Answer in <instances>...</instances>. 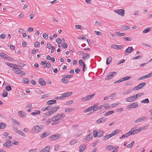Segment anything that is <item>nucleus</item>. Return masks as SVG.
<instances>
[{
	"mask_svg": "<svg viewBox=\"0 0 152 152\" xmlns=\"http://www.w3.org/2000/svg\"><path fill=\"white\" fill-rule=\"evenodd\" d=\"M52 121H53L52 118V119L49 118L47 121H45L44 123L45 125H48Z\"/></svg>",
	"mask_w": 152,
	"mask_h": 152,
	"instance_id": "e433bc0d",
	"label": "nucleus"
},
{
	"mask_svg": "<svg viewBox=\"0 0 152 152\" xmlns=\"http://www.w3.org/2000/svg\"><path fill=\"white\" fill-rule=\"evenodd\" d=\"M114 113V111L113 110H110L108 112L104 114V115L105 116H108L110 115V114H112L113 113Z\"/></svg>",
	"mask_w": 152,
	"mask_h": 152,
	"instance_id": "72a5a7b5",
	"label": "nucleus"
},
{
	"mask_svg": "<svg viewBox=\"0 0 152 152\" xmlns=\"http://www.w3.org/2000/svg\"><path fill=\"white\" fill-rule=\"evenodd\" d=\"M56 100H51L48 101L47 103L48 105H50L55 104L56 102Z\"/></svg>",
	"mask_w": 152,
	"mask_h": 152,
	"instance_id": "5701e85b",
	"label": "nucleus"
},
{
	"mask_svg": "<svg viewBox=\"0 0 152 152\" xmlns=\"http://www.w3.org/2000/svg\"><path fill=\"white\" fill-rule=\"evenodd\" d=\"M93 107L91 106L89 107V108L85 110H84V112L86 113L87 112L90 111H91L92 110H93Z\"/></svg>",
	"mask_w": 152,
	"mask_h": 152,
	"instance_id": "09e8293b",
	"label": "nucleus"
},
{
	"mask_svg": "<svg viewBox=\"0 0 152 152\" xmlns=\"http://www.w3.org/2000/svg\"><path fill=\"white\" fill-rule=\"evenodd\" d=\"M130 132L131 135H134L137 133L136 129H135L134 128H133L131 129V130L130 131Z\"/></svg>",
	"mask_w": 152,
	"mask_h": 152,
	"instance_id": "4be33fe9",
	"label": "nucleus"
},
{
	"mask_svg": "<svg viewBox=\"0 0 152 152\" xmlns=\"http://www.w3.org/2000/svg\"><path fill=\"white\" fill-rule=\"evenodd\" d=\"M151 28H146L143 31L142 33H146L148 32L149 31H150L151 30Z\"/></svg>",
	"mask_w": 152,
	"mask_h": 152,
	"instance_id": "4c0bfd02",
	"label": "nucleus"
},
{
	"mask_svg": "<svg viewBox=\"0 0 152 152\" xmlns=\"http://www.w3.org/2000/svg\"><path fill=\"white\" fill-rule=\"evenodd\" d=\"M114 146L112 145H107L106 146V148L107 149H108L109 150L112 151L113 149Z\"/></svg>",
	"mask_w": 152,
	"mask_h": 152,
	"instance_id": "7c9ffc66",
	"label": "nucleus"
},
{
	"mask_svg": "<svg viewBox=\"0 0 152 152\" xmlns=\"http://www.w3.org/2000/svg\"><path fill=\"white\" fill-rule=\"evenodd\" d=\"M49 134V133L48 132H45L42 134L41 136L40 137L42 138H45V137L48 136V135Z\"/></svg>",
	"mask_w": 152,
	"mask_h": 152,
	"instance_id": "cd10ccee",
	"label": "nucleus"
},
{
	"mask_svg": "<svg viewBox=\"0 0 152 152\" xmlns=\"http://www.w3.org/2000/svg\"><path fill=\"white\" fill-rule=\"evenodd\" d=\"M6 126V125L5 124L3 123H0V129H4Z\"/></svg>",
	"mask_w": 152,
	"mask_h": 152,
	"instance_id": "a878e982",
	"label": "nucleus"
},
{
	"mask_svg": "<svg viewBox=\"0 0 152 152\" xmlns=\"http://www.w3.org/2000/svg\"><path fill=\"white\" fill-rule=\"evenodd\" d=\"M108 105H109L108 104H104L103 105H102L101 106H102V107H104L106 109H108L109 107H110V106L108 107Z\"/></svg>",
	"mask_w": 152,
	"mask_h": 152,
	"instance_id": "864d4df0",
	"label": "nucleus"
},
{
	"mask_svg": "<svg viewBox=\"0 0 152 152\" xmlns=\"http://www.w3.org/2000/svg\"><path fill=\"white\" fill-rule=\"evenodd\" d=\"M39 84L42 86H45L46 84V82L42 78H40L39 79Z\"/></svg>",
	"mask_w": 152,
	"mask_h": 152,
	"instance_id": "f3484780",
	"label": "nucleus"
},
{
	"mask_svg": "<svg viewBox=\"0 0 152 152\" xmlns=\"http://www.w3.org/2000/svg\"><path fill=\"white\" fill-rule=\"evenodd\" d=\"M6 64L11 68H12L13 69L14 68L16 67H18L19 66V65L16 64H13L12 63L7 62L6 63Z\"/></svg>",
	"mask_w": 152,
	"mask_h": 152,
	"instance_id": "dca6fc26",
	"label": "nucleus"
},
{
	"mask_svg": "<svg viewBox=\"0 0 152 152\" xmlns=\"http://www.w3.org/2000/svg\"><path fill=\"white\" fill-rule=\"evenodd\" d=\"M53 122L52 123V125H54L58 124L61 122V120H59L57 119H53V118H52Z\"/></svg>",
	"mask_w": 152,
	"mask_h": 152,
	"instance_id": "ddd939ff",
	"label": "nucleus"
},
{
	"mask_svg": "<svg viewBox=\"0 0 152 152\" xmlns=\"http://www.w3.org/2000/svg\"><path fill=\"white\" fill-rule=\"evenodd\" d=\"M17 132L23 137H25L26 136L25 134L22 132L20 130L17 131Z\"/></svg>",
	"mask_w": 152,
	"mask_h": 152,
	"instance_id": "a19ab883",
	"label": "nucleus"
},
{
	"mask_svg": "<svg viewBox=\"0 0 152 152\" xmlns=\"http://www.w3.org/2000/svg\"><path fill=\"white\" fill-rule=\"evenodd\" d=\"M67 44L65 42H63L62 43V47L64 48H66L67 47Z\"/></svg>",
	"mask_w": 152,
	"mask_h": 152,
	"instance_id": "8fccbe9b",
	"label": "nucleus"
},
{
	"mask_svg": "<svg viewBox=\"0 0 152 152\" xmlns=\"http://www.w3.org/2000/svg\"><path fill=\"white\" fill-rule=\"evenodd\" d=\"M5 89L6 90L8 91H10L11 90L12 88L10 86H7L6 87Z\"/></svg>",
	"mask_w": 152,
	"mask_h": 152,
	"instance_id": "bf43d9fd",
	"label": "nucleus"
},
{
	"mask_svg": "<svg viewBox=\"0 0 152 152\" xmlns=\"http://www.w3.org/2000/svg\"><path fill=\"white\" fill-rule=\"evenodd\" d=\"M143 93H140L134 95V96H135V97L136 99H137L139 97H140L141 96H142V95H143Z\"/></svg>",
	"mask_w": 152,
	"mask_h": 152,
	"instance_id": "2f4dec72",
	"label": "nucleus"
},
{
	"mask_svg": "<svg viewBox=\"0 0 152 152\" xmlns=\"http://www.w3.org/2000/svg\"><path fill=\"white\" fill-rule=\"evenodd\" d=\"M123 38L124 39H125V40L126 41H131L132 40V38L130 37H124Z\"/></svg>",
	"mask_w": 152,
	"mask_h": 152,
	"instance_id": "5fc2aeb1",
	"label": "nucleus"
},
{
	"mask_svg": "<svg viewBox=\"0 0 152 152\" xmlns=\"http://www.w3.org/2000/svg\"><path fill=\"white\" fill-rule=\"evenodd\" d=\"M61 136L60 134H56L54 135H52L50 138H51V140H55L56 139H58Z\"/></svg>",
	"mask_w": 152,
	"mask_h": 152,
	"instance_id": "9d476101",
	"label": "nucleus"
},
{
	"mask_svg": "<svg viewBox=\"0 0 152 152\" xmlns=\"http://www.w3.org/2000/svg\"><path fill=\"white\" fill-rule=\"evenodd\" d=\"M7 55L3 52H1L0 53V56L2 58L5 59L6 58L7 56Z\"/></svg>",
	"mask_w": 152,
	"mask_h": 152,
	"instance_id": "c85d7f7f",
	"label": "nucleus"
},
{
	"mask_svg": "<svg viewBox=\"0 0 152 152\" xmlns=\"http://www.w3.org/2000/svg\"><path fill=\"white\" fill-rule=\"evenodd\" d=\"M88 138V141H89L91 140L93 138V136L91 134H88L86 137Z\"/></svg>",
	"mask_w": 152,
	"mask_h": 152,
	"instance_id": "de8ad7c7",
	"label": "nucleus"
},
{
	"mask_svg": "<svg viewBox=\"0 0 152 152\" xmlns=\"http://www.w3.org/2000/svg\"><path fill=\"white\" fill-rule=\"evenodd\" d=\"M94 32L97 35L102 36V32L100 31H94Z\"/></svg>",
	"mask_w": 152,
	"mask_h": 152,
	"instance_id": "052dcab7",
	"label": "nucleus"
},
{
	"mask_svg": "<svg viewBox=\"0 0 152 152\" xmlns=\"http://www.w3.org/2000/svg\"><path fill=\"white\" fill-rule=\"evenodd\" d=\"M65 116V115L64 114H59L53 117V119H57L59 120H60L61 118H62Z\"/></svg>",
	"mask_w": 152,
	"mask_h": 152,
	"instance_id": "6e6552de",
	"label": "nucleus"
},
{
	"mask_svg": "<svg viewBox=\"0 0 152 152\" xmlns=\"http://www.w3.org/2000/svg\"><path fill=\"white\" fill-rule=\"evenodd\" d=\"M8 93L6 91H4L2 94V95L3 97H7V96Z\"/></svg>",
	"mask_w": 152,
	"mask_h": 152,
	"instance_id": "13d9d810",
	"label": "nucleus"
},
{
	"mask_svg": "<svg viewBox=\"0 0 152 152\" xmlns=\"http://www.w3.org/2000/svg\"><path fill=\"white\" fill-rule=\"evenodd\" d=\"M21 114L22 117L23 118L26 116V114L25 113L23 112L22 111H20L19 112Z\"/></svg>",
	"mask_w": 152,
	"mask_h": 152,
	"instance_id": "6e6d98bb",
	"label": "nucleus"
},
{
	"mask_svg": "<svg viewBox=\"0 0 152 152\" xmlns=\"http://www.w3.org/2000/svg\"><path fill=\"white\" fill-rule=\"evenodd\" d=\"M117 72H110L108 74L107 76L105 77L106 80H109L113 78V76L116 75Z\"/></svg>",
	"mask_w": 152,
	"mask_h": 152,
	"instance_id": "39448f33",
	"label": "nucleus"
},
{
	"mask_svg": "<svg viewBox=\"0 0 152 152\" xmlns=\"http://www.w3.org/2000/svg\"><path fill=\"white\" fill-rule=\"evenodd\" d=\"M59 108V106H56L52 108L50 110L52 114L55 113Z\"/></svg>",
	"mask_w": 152,
	"mask_h": 152,
	"instance_id": "4468645a",
	"label": "nucleus"
},
{
	"mask_svg": "<svg viewBox=\"0 0 152 152\" xmlns=\"http://www.w3.org/2000/svg\"><path fill=\"white\" fill-rule=\"evenodd\" d=\"M131 92V90H126L124 91L122 93V94L124 95H126L130 93Z\"/></svg>",
	"mask_w": 152,
	"mask_h": 152,
	"instance_id": "473e14b6",
	"label": "nucleus"
},
{
	"mask_svg": "<svg viewBox=\"0 0 152 152\" xmlns=\"http://www.w3.org/2000/svg\"><path fill=\"white\" fill-rule=\"evenodd\" d=\"M119 104V103L117 102L116 103H114L111 104V106L112 108L118 105Z\"/></svg>",
	"mask_w": 152,
	"mask_h": 152,
	"instance_id": "338daca9",
	"label": "nucleus"
},
{
	"mask_svg": "<svg viewBox=\"0 0 152 152\" xmlns=\"http://www.w3.org/2000/svg\"><path fill=\"white\" fill-rule=\"evenodd\" d=\"M13 71L15 73L17 74H19L20 75H24L26 74V73L25 72L21 71L20 69L17 67L14 68Z\"/></svg>",
	"mask_w": 152,
	"mask_h": 152,
	"instance_id": "20e7f679",
	"label": "nucleus"
},
{
	"mask_svg": "<svg viewBox=\"0 0 152 152\" xmlns=\"http://www.w3.org/2000/svg\"><path fill=\"white\" fill-rule=\"evenodd\" d=\"M147 118V117L145 116H143L140 118L135 121V123H138L146 120Z\"/></svg>",
	"mask_w": 152,
	"mask_h": 152,
	"instance_id": "f8f14e48",
	"label": "nucleus"
},
{
	"mask_svg": "<svg viewBox=\"0 0 152 152\" xmlns=\"http://www.w3.org/2000/svg\"><path fill=\"white\" fill-rule=\"evenodd\" d=\"M131 135V134H130V133L129 131L128 132L126 133L125 134H123V135L124 136V137H127Z\"/></svg>",
	"mask_w": 152,
	"mask_h": 152,
	"instance_id": "4d7b16f0",
	"label": "nucleus"
},
{
	"mask_svg": "<svg viewBox=\"0 0 152 152\" xmlns=\"http://www.w3.org/2000/svg\"><path fill=\"white\" fill-rule=\"evenodd\" d=\"M136 100L134 95L128 97L126 99V101L128 102H132Z\"/></svg>",
	"mask_w": 152,
	"mask_h": 152,
	"instance_id": "1a4fd4ad",
	"label": "nucleus"
},
{
	"mask_svg": "<svg viewBox=\"0 0 152 152\" xmlns=\"http://www.w3.org/2000/svg\"><path fill=\"white\" fill-rule=\"evenodd\" d=\"M90 55L87 53H85L82 56V58L84 60H87L90 58Z\"/></svg>",
	"mask_w": 152,
	"mask_h": 152,
	"instance_id": "aec40b11",
	"label": "nucleus"
},
{
	"mask_svg": "<svg viewBox=\"0 0 152 152\" xmlns=\"http://www.w3.org/2000/svg\"><path fill=\"white\" fill-rule=\"evenodd\" d=\"M79 63L80 65L81 66H83L82 65L83 64H85L84 62L83 61V60L82 59L80 60L79 61Z\"/></svg>",
	"mask_w": 152,
	"mask_h": 152,
	"instance_id": "e2e57ef3",
	"label": "nucleus"
},
{
	"mask_svg": "<svg viewBox=\"0 0 152 152\" xmlns=\"http://www.w3.org/2000/svg\"><path fill=\"white\" fill-rule=\"evenodd\" d=\"M122 28L124 30H129L130 29V27L129 26L125 25L122 26Z\"/></svg>",
	"mask_w": 152,
	"mask_h": 152,
	"instance_id": "393cba45",
	"label": "nucleus"
},
{
	"mask_svg": "<svg viewBox=\"0 0 152 152\" xmlns=\"http://www.w3.org/2000/svg\"><path fill=\"white\" fill-rule=\"evenodd\" d=\"M94 137H100L103 135L104 133L103 131L99 130L97 131L96 130H94L93 132Z\"/></svg>",
	"mask_w": 152,
	"mask_h": 152,
	"instance_id": "7ed1b4c3",
	"label": "nucleus"
},
{
	"mask_svg": "<svg viewBox=\"0 0 152 152\" xmlns=\"http://www.w3.org/2000/svg\"><path fill=\"white\" fill-rule=\"evenodd\" d=\"M64 77L61 80V81L62 82L65 84H67L69 83V81L67 79H66V77L65 76H64Z\"/></svg>",
	"mask_w": 152,
	"mask_h": 152,
	"instance_id": "b1692460",
	"label": "nucleus"
},
{
	"mask_svg": "<svg viewBox=\"0 0 152 152\" xmlns=\"http://www.w3.org/2000/svg\"><path fill=\"white\" fill-rule=\"evenodd\" d=\"M72 110L71 108H68L65 109V111L66 112H70Z\"/></svg>",
	"mask_w": 152,
	"mask_h": 152,
	"instance_id": "774afa93",
	"label": "nucleus"
},
{
	"mask_svg": "<svg viewBox=\"0 0 152 152\" xmlns=\"http://www.w3.org/2000/svg\"><path fill=\"white\" fill-rule=\"evenodd\" d=\"M43 37L44 38L47 39L48 38V35L46 33H44L43 34Z\"/></svg>",
	"mask_w": 152,
	"mask_h": 152,
	"instance_id": "69168bd1",
	"label": "nucleus"
},
{
	"mask_svg": "<svg viewBox=\"0 0 152 152\" xmlns=\"http://www.w3.org/2000/svg\"><path fill=\"white\" fill-rule=\"evenodd\" d=\"M102 108V106H99L97 107H96L93 108V111H95L99 110L101 109Z\"/></svg>",
	"mask_w": 152,
	"mask_h": 152,
	"instance_id": "49530a36",
	"label": "nucleus"
},
{
	"mask_svg": "<svg viewBox=\"0 0 152 152\" xmlns=\"http://www.w3.org/2000/svg\"><path fill=\"white\" fill-rule=\"evenodd\" d=\"M115 33L119 37L123 36L125 35V34L123 33H120V32H116Z\"/></svg>",
	"mask_w": 152,
	"mask_h": 152,
	"instance_id": "79ce46f5",
	"label": "nucleus"
},
{
	"mask_svg": "<svg viewBox=\"0 0 152 152\" xmlns=\"http://www.w3.org/2000/svg\"><path fill=\"white\" fill-rule=\"evenodd\" d=\"M112 58L111 57L107 58V59L106 64L107 65H109L111 62Z\"/></svg>",
	"mask_w": 152,
	"mask_h": 152,
	"instance_id": "c756f323",
	"label": "nucleus"
},
{
	"mask_svg": "<svg viewBox=\"0 0 152 152\" xmlns=\"http://www.w3.org/2000/svg\"><path fill=\"white\" fill-rule=\"evenodd\" d=\"M134 141H133L130 143L127 146V148H131L134 144Z\"/></svg>",
	"mask_w": 152,
	"mask_h": 152,
	"instance_id": "58836bf2",
	"label": "nucleus"
},
{
	"mask_svg": "<svg viewBox=\"0 0 152 152\" xmlns=\"http://www.w3.org/2000/svg\"><path fill=\"white\" fill-rule=\"evenodd\" d=\"M147 78H148V75H146L144 76H143L141 77H140L138 79V80L139 81L141 80H143Z\"/></svg>",
	"mask_w": 152,
	"mask_h": 152,
	"instance_id": "c03bdc74",
	"label": "nucleus"
},
{
	"mask_svg": "<svg viewBox=\"0 0 152 152\" xmlns=\"http://www.w3.org/2000/svg\"><path fill=\"white\" fill-rule=\"evenodd\" d=\"M106 119V118H99L96 121V123L97 124H99L101 123H103L105 121Z\"/></svg>",
	"mask_w": 152,
	"mask_h": 152,
	"instance_id": "a211bd4d",
	"label": "nucleus"
},
{
	"mask_svg": "<svg viewBox=\"0 0 152 152\" xmlns=\"http://www.w3.org/2000/svg\"><path fill=\"white\" fill-rule=\"evenodd\" d=\"M72 92H68L64 94V96L65 97H68L70 96L72 94Z\"/></svg>",
	"mask_w": 152,
	"mask_h": 152,
	"instance_id": "a18cd8bd",
	"label": "nucleus"
},
{
	"mask_svg": "<svg viewBox=\"0 0 152 152\" xmlns=\"http://www.w3.org/2000/svg\"><path fill=\"white\" fill-rule=\"evenodd\" d=\"M134 50V49L132 47H128L125 50V51L126 53H130Z\"/></svg>",
	"mask_w": 152,
	"mask_h": 152,
	"instance_id": "6ab92c4d",
	"label": "nucleus"
},
{
	"mask_svg": "<svg viewBox=\"0 0 152 152\" xmlns=\"http://www.w3.org/2000/svg\"><path fill=\"white\" fill-rule=\"evenodd\" d=\"M40 113L41 112L40 110H36V111L31 113L30 114L33 115H36V114L39 115L40 114Z\"/></svg>",
	"mask_w": 152,
	"mask_h": 152,
	"instance_id": "bb28decb",
	"label": "nucleus"
},
{
	"mask_svg": "<svg viewBox=\"0 0 152 152\" xmlns=\"http://www.w3.org/2000/svg\"><path fill=\"white\" fill-rule=\"evenodd\" d=\"M138 103L137 102H134L129 105L127 107V108L128 109L130 110L132 108H136L138 107Z\"/></svg>",
	"mask_w": 152,
	"mask_h": 152,
	"instance_id": "423d86ee",
	"label": "nucleus"
},
{
	"mask_svg": "<svg viewBox=\"0 0 152 152\" xmlns=\"http://www.w3.org/2000/svg\"><path fill=\"white\" fill-rule=\"evenodd\" d=\"M13 59V58H12L10 56L7 55L5 59L9 61H11Z\"/></svg>",
	"mask_w": 152,
	"mask_h": 152,
	"instance_id": "603ef678",
	"label": "nucleus"
},
{
	"mask_svg": "<svg viewBox=\"0 0 152 152\" xmlns=\"http://www.w3.org/2000/svg\"><path fill=\"white\" fill-rule=\"evenodd\" d=\"M86 146L85 145H80L79 147L80 152H83L86 149Z\"/></svg>",
	"mask_w": 152,
	"mask_h": 152,
	"instance_id": "412c9836",
	"label": "nucleus"
},
{
	"mask_svg": "<svg viewBox=\"0 0 152 152\" xmlns=\"http://www.w3.org/2000/svg\"><path fill=\"white\" fill-rule=\"evenodd\" d=\"M121 131L120 130L116 129L115 130L113 131L112 133H110V134H107L105 136H104L103 137V141H106L110 138L115 135L116 134H118Z\"/></svg>",
	"mask_w": 152,
	"mask_h": 152,
	"instance_id": "f257e3e1",
	"label": "nucleus"
},
{
	"mask_svg": "<svg viewBox=\"0 0 152 152\" xmlns=\"http://www.w3.org/2000/svg\"><path fill=\"white\" fill-rule=\"evenodd\" d=\"M146 85V83L145 82H143L139 84L138 85V87H139L140 89H141L144 87Z\"/></svg>",
	"mask_w": 152,
	"mask_h": 152,
	"instance_id": "c9c22d12",
	"label": "nucleus"
},
{
	"mask_svg": "<svg viewBox=\"0 0 152 152\" xmlns=\"http://www.w3.org/2000/svg\"><path fill=\"white\" fill-rule=\"evenodd\" d=\"M48 96V94H44L42 96V99H45Z\"/></svg>",
	"mask_w": 152,
	"mask_h": 152,
	"instance_id": "0e129e2a",
	"label": "nucleus"
},
{
	"mask_svg": "<svg viewBox=\"0 0 152 152\" xmlns=\"http://www.w3.org/2000/svg\"><path fill=\"white\" fill-rule=\"evenodd\" d=\"M114 12L122 16H123L124 15L125 11L123 9L115 10Z\"/></svg>",
	"mask_w": 152,
	"mask_h": 152,
	"instance_id": "0eeeda50",
	"label": "nucleus"
},
{
	"mask_svg": "<svg viewBox=\"0 0 152 152\" xmlns=\"http://www.w3.org/2000/svg\"><path fill=\"white\" fill-rule=\"evenodd\" d=\"M22 81L23 83L25 84H28L29 83V80L27 78H23L22 80Z\"/></svg>",
	"mask_w": 152,
	"mask_h": 152,
	"instance_id": "37998d69",
	"label": "nucleus"
},
{
	"mask_svg": "<svg viewBox=\"0 0 152 152\" xmlns=\"http://www.w3.org/2000/svg\"><path fill=\"white\" fill-rule=\"evenodd\" d=\"M50 150V147L48 145L44 148L39 152H49Z\"/></svg>",
	"mask_w": 152,
	"mask_h": 152,
	"instance_id": "9b49d317",
	"label": "nucleus"
},
{
	"mask_svg": "<svg viewBox=\"0 0 152 152\" xmlns=\"http://www.w3.org/2000/svg\"><path fill=\"white\" fill-rule=\"evenodd\" d=\"M141 102L143 103L147 104L149 103V99L148 98H147L141 101Z\"/></svg>",
	"mask_w": 152,
	"mask_h": 152,
	"instance_id": "ea45409f",
	"label": "nucleus"
},
{
	"mask_svg": "<svg viewBox=\"0 0 152 152\" xmlns=\"http://www.w3.org/2000/svg\"><path fill=\"white\" fill-rule=\"evenodd\" d=\"M6 36V34L3 33L0 35V38L4 39Z\"/></svg>",
	"mask_w": 152,
	"mask_h": 152,
	"instance_id": "680f3d73",
	"label": "nucleus"
},
{
	"mask_svg": "<svg viewBox=\"0 0 152 152\" xmlns=\"http://www.w3.org/2000/svg\"><path fill=\"white\" fill-rule=\"evenodd\" d=\"M95 95V94L94 93L92 94H91L87 96V98L88 100H89L92 98Z\"/></svg>",
	"mask_w": 152,
	"mask_h": 152,
	"instance_id": "f704fd0d",
	"label": "nucleus"
},
{
	"mask_svg": "<svg viewBox=\"0 0 152 152\" xmlns=\"http://www.w3.org/2000/svg\"><path fill=\"white\" fill-rule=\"evenodd\" d=\"M77 142V140H73L70 141V143L71 145H72L75 144Z\"/></svg>",
	"mask_w": 152,
	"mask_h": 152,
	"instance_id": "3c124183",
	"label": "nucleus"
},
{
	"mask_svg": "<svg viewBox=\"0 0 152 152\" xmlns=\"http://www.w3.org/2000/svg\"><path fill=\"white\" fill-rule=\"evenodd\" d=\"M38 125L34 126L32 129L31 132L33 134L37 133L42 129V128Z\"/></svg>",
	"mask_w": 152,
	"mask_h": 152,
	"instance_id": "f03ea898",
	"label": "nucleus"
},
{
	"mask_svg": "<svg viewBox=\"0 0 152 152\" xmlns=\"http://www.w3.org/2000/svg\"><path fill=\"white\" fill-rule=\"evenodd\" d=\"M11 143V141L10 140H7L6 141L5 143L3 144V146L6 148H9L10 146L11 145L10 144Z\"/></svg>",
	"mask_w": 152,
	"mask_h": 152,
	"instance_id": "2eb2a0df",
	"label": "nucleus"
}]
</instances>
